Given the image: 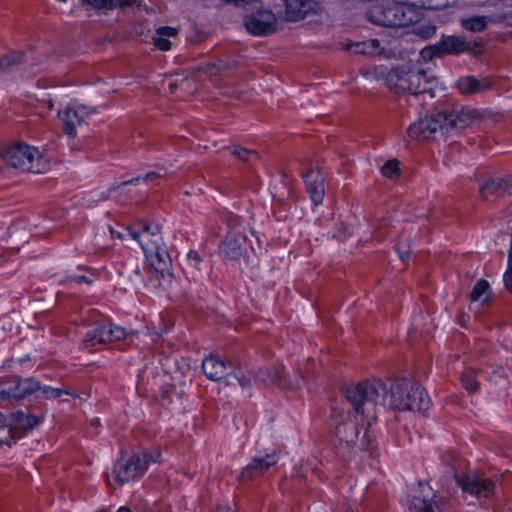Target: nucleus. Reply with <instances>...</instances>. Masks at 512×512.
Returning a JSON list of instances; mask_svg holds the SVG:
<instances>
[{
  "label": "nucleus",
  "instance_id": "obj_1",
  "mask_svg": "<svg viewBox=\"0 0 512 512\" xmlns=\"http://www.w3.org/2000/svg\"><path fill=\"white\" fill-rule=\"evenodd\" d=\"M409 392L408 383L404 380H396L389 384L382 380H365L356 385L347 386L343 390V395L351 404L353 410L358 415H364L366 405H384L386 398L389 397V405L396 409L397 400L403 399L405 402L406 394Z\"/></svg>",
  "mask_w": 512,
  "mask_h": 512
},
{
  "label": "nucleus",
  "instance_id": "obj_2",
  "mask_svg": "<svg viewBox=\"0 0 512 512\" xmlns=\"http://www.w3.org/2000/svg\"><path fill=\"white\" fill-rule=\"evenodd\" d=\"M388 88L397 94H408V102L412 104H422L420 97L429 94L434 97L432 82L428 79L427 73L421 69H413L411 67H393L385 77Z\"/></svg>",
  "mask_w": 512,
  "mask_h": 512
},
{
  "label": "nucleus",
  "instance_id": "obj_3",
  "mask_svg": "<svg viewBox=\"0 0 512 512\" xmlns=\"http://www.w3.org/2000/svg\"><path fill=\"white\" fill-rule=\"evenodd\" d=\"M367 18L370 22L383 27H405L417 22L418 13L405 10L400 5H380L375 4L367 12Z\"/></svg>",
  "mask_w": 512,
  "mask_h": 512
},
{
  "label": "nucleus",
  "instance_id": "obj_4",
  "mask_svg": "<svg viewBox=\"0 0 512 512\" xmlns=\"http://www.w3.org/2000/svg\"><path fill=\"white\" fill-rule=\"evenodd\" d=\"M450 506L451 501L447 496L421 482L407 501L409 512H447Z\"/></svg>",
  "mask_w": 512,
  "mask_h": 512
},
{
  "label": "nucleus",
  "instance_id": "obj_5",
  "mask_svg": "<svg viewBox=\"0 0 512 512\" xmlns=\"http://www.w3.org/2000/svg\"><path fill=\"white\" fill-rule=\"evenodd\" d=\"M1 156L9 167L21 171H39L36 162L39 161L41 155L38 149L33 146L21 142L15 143L2 149Z\"/></svg>",
  "mask_w": 512,
  "mask_h": 512
},
{
  "label": "nucleus",
  "instance_id": "obj_6",
  "mask_svg": "<svg viewBox=\"0 0 512 512\" xmlns=\"http://www.w3.org/2000/svg\"><path fill=\"white\" fill-rule=\"evenodd\" d=\"M255 9L250 14H246L243 18V27L245 30L258 37L272 35L277 31V13L276 10L264 9L263 3L251 4Z\"/></svg>",
  "mask_w": 512,
  "mask_h": 512
},
{
  "label": "nucleus",
  "instance_id": "obj_7",
  "mask_svg": "<svg viewBox=\"0 0 512 512\" xmlns=\"http://www.w3.org/2000/svg\"><path fill=\"white\" fill-rule=\"evenodd\" d=\"M280 455L276 450L264 455H256L251 458L250 462L242 468L238 480L243 484L264 478L276 470Z\"/></svg>",
  "mask_w": 512,
  "mask_h": 512
},
{
  "label": "nucleus",
  "instance_id": "obj_8",
  "mask_svg": "<svg viewBox=\"0 0 512 512\" xmlns=\"http://www.w3.org/2000/svg\"><path fill=\"white\" fill-rule=\"evenodd\" d=\"M273 8L280 19L287 22H297L309 15L318 14L322 6L315 0H278Z\"/></svg>",
  "mask_w": 512,
  "mask_h": 512
},
{
  "label": "nucleus",
  "instance_id": "obj_9",
  "mask_svg": "<svg viewBox=\"0 0 512 512\" xmlns=\"http://www.w3.org/2000/svg\"><path fill=\"white\" fill-rule=\"evenodd\" d=\"M129 235L136 240L143 253L164 244L161 227L146 219H139L127 228Z\"/></svg>",
  "mask_w": 512,
  "mask_h": 512
},
{
  "label": "nucleus",
  "instance_id": "obj_10",
  "mask_svg": "<svg viewBox=\"0 0 512 512\" xmlns=\"http://www.w3.org/2000/svg\"><path fill=\"white\" fill-rule=\"evenodd\" d=\"M455 479L463 492L479 499H491L496 493V482L490 478L462 474L457 475Z\"/></svg>",
  "mask_w": 512,
  "mask_h": 512
},
{
  "label": "nucleus",
  "instance_id": "obj_11",
  "mask_svg": "<svg viewBox=\"0 0 512 512\" xmlns=\"http://www.w3.org/2000/svg\"><path fill=\"white\" fill-rule=\"evenodd\" d=\"M445 115L443 112H437L424 119L413 122L407 129V134L414 140H427L433 138L437 131L445 133Z\"/></svg>",
  "mask_w": 512,
  "mask_h": 512
},
{
  "label": "nucleus",
  "instance_id": "obj_12",
  "mask_svg": "<svg viewBox=\"0 0 512 512\" xmlns=\"http://www.w3.org/2000/svg\"><path fill=\"white\" fill-rule=\"evenodd\" d=\"M145 472V464H141V456L138 453H132L128 459H124L122 456L114 464L112 470L115 481L121 486L142 477Z\"/></svg>",
  "mask_w": 512,
  "mask_h": 512
},
{
  "label": "nucleus",
  "instance_id": "obj_13",
  "mask_svg": "<svg viewBox=\"0 0 512 512\" xmlns=\"http://www.w3.org/2000/svg\"><path fill=\"white\" fill-rule=\"evenodd\" d=\"M144 255L150 266L157 274V278L167 283H171L173 279V273L171 272L172 259L167 245L164 243L157 248L152 249L151 252L146 251Z\"/></svg>",
  "mask_w": 512,
  "mask_h": 512
},
{
  "label": "nucleus",
  "instance_id": "obj_14",
  "mask_svg": "<svg viewBox=\"0 0 512 512\" xmlns=\"http://www.w3.org/2000/svg\"><path fill=\"white\" fill-rule=\"evenodd\" d=\"M359 435L358 423L352 420L349 416L337 423L335 426V438L339 442V446H343L347 451L342 454L338 451V455L343 460H348L351 457V447L356 443Z\"/></svg>",
  "mask_w": 512,
  "mask_h": 512
},
{
  "label": "nucleus",
  "instance_id": "obj_15",
  "mask_svg": "<svg viewBox=\"0 0 512 512\" xmlns=\"http://www.w3.org/2000/svg\"><path fill=\"white\" fill-rule=\"evenodd\" d=\"M405 402L403 399L397 400L396 409L398 411H418L425 412L431 406L430 398L426 390L419 383H412L409 386V392L406 394Z\"/></svg>",
  "mask_w": 512,
  "mask_h": 512
},
{
  "label": "nucleus",
  "instance_id": "obj_16",
  "mask_svg": "<svg viewBox=\"0 0 512 512\" xmlns=\"http://www.w3.org/2000/svg\"><path fill=\"white\" fill-rule=\"evenodd\" d=\"M436 49L442 53V56L447 55H460L468 53L476 56L477 51L471 47V43L465 36L460 35H442L441 39L437 42Z\"/></svg>",
  "mask_w": 512,
  "mask_h": 512
},
{
  "label": "nucleus",
  "instance_id": "obj_17",
  "mask_svg": "<svg viewBox=\"0 0 512 512\" xmlns=\"http://www.w3.org/2000/svg\"><path fill=\"white\" fill-rule=\"evenodd\" d=\"M301 177L305 182L306 192L315 206L322 204L325 188L324 179L318 167H310L307 171L301 173Z\"/></svg>",
  "mask_w": 512,
  "mask_h": 512
},
{
  "label": "nucleus",
  "instance_id": "obj_18",
  "mask_svg": "<svg viewBox=\"0 0 512 512\" xmlns=\"http://www.w3.org/2000/svg\"><path fill=\"white\" fill-rule=\"evenodd\" d=\"M445 115V133L461 130L472 124L475 111L466 107H455L451 111H442Z\"/></svg>",
  "mask_w": 512,
  "mask_h": 512
},
{
  "label": "nucleus",
  "instance_id": "obj_19",
  "mask_svg": "<svg viewBox=\"0 0 512 512\" xmlns=\"http://www.w3.org/2000/svg\"><path fill=\"white\" fill-rule=\"evenodd\" d=\"M508 19L507 14H488L473 15L469 17H461L460 24L462 28L471 32H482L490 23H503Z\"/></svg>",
  "mask_w": 512,
  "mask_h": 512
},
{
  "label": "nucleus",
  "instance_id": "obj_20",
  "mask_svg": "<svg viewBox=\"0 0 512 512\" xmlns=\"http://www.w3.org/2000/svg\"><path fill=\"white\" fill-rule=\"evenodd\" d=\"M246 241L244 232H227L219 246L220 253L230 260H238L243 254V245Z\"/></svg>",
  "mask_w": 512,
  "mask_h": 512
},
{
  "label": "nucleus",
  "instance_id": "obj_21",
  "mask_svg": "<svg viewBox=\"0 0 512 512\" xmlns=\"http://www.w3.org/2000/svg\"><path fill=\"white\" fill-rule=\"evenodd\" d=\"M228 364L230 365L231 363L222 360L217 355H210L203 359L201 368L209 380L220 381L229 374Z\"/></svg>",
  "mask_w": 512,
  "mask_h": 512
},
{
  "label": "nucleus",
  "instance_id": "obj_22",
  "mask_svg": "<svg viewBox=\"0 0 512 512\" xmlns=\"http://www.w3.org/2000/svg\"><path fill=\"white\" fill-rule=\"evenodd\" d=\"M82 6H88L96 10H115L131 7H140L141 0H79Z\"/></svg>",
  "mask_w": 512,
  "mask_h": 512
},
{
  "label": "nucleus",
  "instance_id": "obj_23",
  "mask_svg": "<svg viewBox=\"0 0 512 512\" xmlns=\"http://www.w3.org/2000/svg\"><path fill=\"white\" fill-rule=\"evenodd\" d=\"M492 82L484 78L478 80L474 76H465L457 81V88L463 95H474L491 89Z\"/></svg>",
  "mask_w": 512,
  "mask_h": 512
},
{
  "label": "nucleus",
  "instance_id": "obj_24",
  "mask_svg": "<svg viewBox=\"0 0 512 512\" xmlns=\"http://www.w3.org/2000/svg\"><path fill=\"white\" fill-rule=\"evenodd\" d=\"M59 119L62 123L63 132L69 137L76 136V128L84 122V117L74 108H66L59 112Z\"/></svg>",
  "mask_w": 512,
  "mask_h": 512
},
{
  "label": "nucleus",
  "instance_id": "obj_25",
  "mask_svg": "<svg viewBox=\"0 0 512 512\" xmlns=\"http://www.w3.org/2000/svg\"><path fill=\"white\" fill-rule=\"evenodd\" d=\"M41 388V384L39 381L34 378H22L17 376L14 386V401L18 402L23 400L35 392L39 391Z\"/></svg>",
  "mask_w": 512,
  "mask_h": 512
},
{
  "label": "nucleus",
  "instance_id": "obj_26",
  "mask_svg": "<svg viewBox=\"0 0 512 512\" xmlns=\"http://www.w3.org/2000/svg\"><path fill=\"white\" fill-rule=\"evenodd\" d=\"M108 336L106 332V324H100L89 330L83 339V345L90 352L97 349L98 345L108 344Z\"/></svg>",
  "mask_w": 512,
  "mask_h": 512
},
{
  "label": "nucleus",
  "instance_id": "obj_27",
  "mask_svg": "<svg viewBox=\"0 0 512 512\" xmlns=\"http://www.w3.org/2000/svg\"><path fill=\"white\" fill-rule=\"evenodd\" d=\"M203 259L196 250H190L183 265V271L188 278L197 280L202 272Z\"/></svg>",
  "mask_w": 512,
  "mask_h": 512
},
{
  "label": "nucleus",
  "instance_id": "obj_28",
  "mask_svg": "<svg viewBox=\"0 0 512 512\" xmlns=\"http://www.w3.org/2000/svg\"><path fill=\"white\" fill-rule=\"evenodd\" d=\"M12 422L20 429L25 431L33 429L39 425L44 417L34 414H25L23 411H17L11 414Z\"/></svg>",
  "mask_w": 512,
  "mask_h": 512
},
{
  "label": "nucleus",
  "instance_id": "obj_29",
  "mask_svg": "<svg viewBox=\"0 0 512 512\" xmlns=\"http://www.w3.org/2000/svg\"><path fill=\"white\" fill-rule=\"evenodd\" d=\"M349 48L353 49L355 54L368 56L378 55L382 50L380 47V42L377 39H367L364 41L356 42L351 44Z\"/></svg>",
  "mask_w": 512,
  "mask_h": 512
},
{
  "label": "nucleus",
  "instance_id": "obj_30",
  "mask_svg": "<svg viewBox=\"0 0 512 512\" xmlns=\"http://www.w3.org/2000/svg\"><path fill=\"white\" fill-rule=\"evenodd\" d=\"M502 181L499 178H489L479 188V193L483 199H488L490 195H498L504 192Z\"/></svg>",
  "mask_w": 512,
  "mask_h": 512
},
{
  "label": "nucleus",
  "instance_id": "obj_31",
  "mask_svg": "<svg viewBox=\"0 0 512 512\" xmlns=\"http://www.w3.org/2000/svg\"><path fill=\"white\" fill-rule=\"evenodd\" d=\"M59 284L60 285H70V284H87L91 285L93 283L92 277L85 274H77L72 271L66 272L64 275H59Z\"/></svg>",
  "mask_w": 512,
  "mask_h": 512
},
{
  "label": "nucleus",
  "instance_id": "obj_32",
  "mask_svg": "<svg viewBox=\"0 0 512 512\" xmlns=\"http://www.w3.org/2000/svg\"><path fill=\"white\" fill-rule=\"evenodd\" d=\"M259 377H261L264 381L270 380L272 384H275L279 387H285L287 384L284 375L277 368L260 369Z\"/></svg>",
  "mask_w": 512,
  "mask_h": 512
},
{
  "label": "nucleus",
  "instance_id": "obj_33",
  "mask_svg": "<svg viewBox=\"0 0 512 512\" xmlns=\"http://www.w3.org/2000/svg\"><path fill=\"white\" fill-rule=\"evenodd\" d=\"M226 149L230 151L233 156L243 162H253L259 158V154L255 150H250L238 145L227 147Z\"/></svg>",
  "mask_w": 512,
  "mask_h": 512
},
{
  "label": "nucleus",
  "instance_id": "obj_34",
  "mask_svg": "<svg viewBox=\"0 0 512 512\" xmlns=\"http://www.w3.org/2000/svg\"><path fill=\"white\" fill-rule=\"evenodd\" d=\"M461 383L469 394H475L480 389V383L476 379L475 373L472 369H468L462 373Z\"/></svg>",
  "mask_w": 512,
  "mask_h": 512
},
{
  "label": "nucleus",
  "instance_id": "obj_35",
  "mask_svg": "<svg viewBox=\"0 0 512 512\" xmlns=\"http://www.w3.org/2000/svg\"><path fill=\"white\" fill-rule=\"evenodd\" d=\"M162 453L159 446H152L150 448L143 449L141 464H145L146 470L151 463H161Z\"/></svg>",
  "mask_w": 512,
  "mask_h": 512
},
{
  "label": "nucleus",
  "instance_id": "obj_36",
  "mask_svg": "<svg viewBox=\"0 0 512 512\" xmlns=\"http://www.w3.org/2000/svg\"><path fill=\"white\" fill-rule=\"evenodd\" d=\"M24 61V53L19 51L10 52L0 58V69H9L17 66Z\"/></svg>",
  "mask_w": 512,
  "mask_h": 512
},
{
  "label": "nucleus",
  "instance_id": "obj_37",
  "mask_svg": "<svg viewBox=\"0 0 512 512\" xmlns=\"http://www.w3.org/2000/svg\"><path fill=\"white\" fill-rule=\"evenodd\" d=\"M457 0H417L418 7L425 10H443L452 6Z\"/></svg>",
  "mask_w": 512,
  "mask_h": 512
},
{
  "label": "nucleus",
  "instance_id": "obj_38",
  "mask_svg": "<svg viewBox=\"0 0 512 512\" xmlns=\"http://www.w3.org/2000/svg\"><path fill=\"white\" fill-rule=\"evenodd\" d=\"M39 391H41V393H42V398H44L46 400L57 399V398L61 397L62 395H69L74 398L78 397L77 394H75L67 389L54 388V387L46 386V385L41 386Z\"/></svg>",
  "mask_w": 512,
  "mask_h": 512
},
{
  "label": "nucleus",
  "instance_id": "obj_39",
  "mask_svg": "<svg viewBox=\"0 0 512 512\" xmlns=\"http://www.w3.org/2000/svg\"><path fill=\"white\" fill-rule=\"evenodd\" d=\"M400 173V162L397 159L387 160L381 167V174L389 179L398 178Z\"/></svg>",
  "mask_w": 512,
  "mask_h": 512
},
{
  "label": "nucleus",
  "instance_id": "obj_40",
  "mask_svg": "<svg viewBox=\"0 0 512 512\" xmlns=\"http://www.w3.org/2000/svg\"><path fill=\"white\" fill-rule=\"evenodd\" d=\"M223 221L228 227V232H243L242 228V218L237 214L228 212L224 214Z\"/></svg>",
  "mask_w": 512,
  "mask_h": 512
},
{
  "label": "nucleus",
  "instance_id": "obj_41",
  "mask_svg": "<svg viewBox=\"0 0 512 512\" xmlns=\"http://www.w3.org/2000/svg\"><path fill=\"white\" fill-rule=\"evenodd\" d=\"M106 332L109 343L121 341L128 335L127 331L123 327L114 325L112 323L106 324Z\"/></svg>",
  "mask_w": 512,
  "mask_h": 512
},
{
  "label": "nucleus",
  "instance_id": "obj_42",
  "mask_svg": "<svg viewBox=\"0 0 512 512\" xmlns=\"http://www.w3.org/2000/svg\"><path fill=\"white\" fill-rule=\"evenodd\" d=\"M490 291L489 282L485 279H480L474 285L472 291L470 292L469 298L472 302H476L481 299L483 295Z\"/></svg>",
  "mask_w": 512,
  "mask_h": 512
},
{
  "label": "nucleus",
  "instance_id": "obj_43",
  "mask_svg": "<svg viewBox=\"0 0 512 512\" xmlns=\"http://www.w3.org/2000/svg\"><path fill=\"white\" fill-rule=\"evenodd\" d=\"M232 69V64L224 60L206 64L202 70L210 75H216Z\"/></svg>",
  "mask_w": 512,
  "mask_h": 512
},
{
  "label": "nucleus",
  "instance_id": "obj_44",
  "mask_svg": "<svg viewBox=\"0 0 512 512\" xmlns=\"http://www.w3.org/2000/svg\"><path fill=\"white\" fill-rule=\"evenodd\" d=\"M362 446L369 452L371 457L376 456L377 442L375 436L368 429H366L362 438Z\"/></svg>",
  "mask_w": 512,
  "mask_h": 512
},
{
  "label": "nucleus",
  "instance_id": "obj_45",
  "mask_svg": "<svg viewBox=\"0 0 512 512\" xmlns=\"http://www.w3.org/2000/svg\"><path fill=\"white\" fill-rule=\"evenodd\" d=\"M162 176L158 172H149L144 177L137 176L135 178H132L130 180L123 181L118 187L130 185V184H136L140 180H143L144 182H154L158 179H160Z\"/></svg>",
  "mask_w": 512,
  "mask_h": 512
},
{
  "label": "nucleus",
  "instance_id": "obj_46",
  "mask_svg": "<svg viewBox=\"0 0 512 512\" xmlns=\"http://www.w3.org/2000/svg\"><path fill=\"white\" fill-rule=\"evenodd\" d=\"M503 283L507 291L512 293V252H508L507 269L503 275Z\"/></svg>",
  "mask_w": 512,
  "mask_h": 512
},
{
  "label": "nucleus",
  "instance_id": "obj_47",
  "mask_svg": "<svg viewBox=\"0 0 512 512\" xmlns=\"http://www.w3.org/2000/svg\"><path fill=\"white\" fill-rule=\"evenodd\" d=\"M436 33V27L432 24L417 27L416 34L423 39H429Z\"/></svg>",
  "mask_w": 512,
  "mask_h": 512
},
{
  "label": "nucleus",
  "instance_id": "obj_48",
  "mask_svg": "<svg viewBox=\"0 0 512 512\" xmlns=\"http://www.w3.org/2000/svg\"><path fill=\"white\" fill-rule=\"evenodd\" d=\"M437 43L434 45L427 46L421 50V55L425 60H432L433 58H441L442 53H440L437 49Z\"/></svg>",
  "mask_w": 512,
  "mask_h": 512
},
{
  "label": "nucleus",
  "instance_id": "obj_49",
  "mask_svg": "<svg viewBox=\"0 0 512 512\" xmlns=\"http://www.w3.org/2000/svg\"><path fill=\"white\" fill-rule=\"evenodd\" d=\"M393 3L402 6L407 11L418 13L417 9L419 8V3H417V0H393Z\"/></svg>",
  "mask_w": 512,
  "mask_h": 512
},
{
  "label": "nucleus",
  "instance_id": "obj_50",
  "mask_svg": "<svg viewBox=\"0 0 512 512\" xmlns=\"http://www.w3.org/2000/svg\"><path fill=\"white\" fill-rule=\"evenodd\" d=\"M154 46L161 51H169L171 49L172 43L169 39L165 37H157L154 38Z\"/></svg>",
  "mask_w": 512,
  "mask_h": 512
},
{
  "label": "nucleus",
  "instance_id": "obj_51",
  "mask_svg": "<svg viewBox=\"0 0 512 512\" xmlns=\"http://www.w3.org/2000/svg\"><path fill=\"white\" fill-rule=\"evenodd\" d=\"M225 4H230L235 7H244L251 4H262L261 0H222Z\"/></svg>",
  "mask_w": 512,
  "mask_h": 512
},
{
  "label": "nucleus",
  "instance_id": "obj_52",
  "mask_svg": "<svg viewBox=\"0 0 512 512\" xmlns=\"http://www.w3.org/2000/svg\"><path fill=\"white\" fill-rule=\"evenodd\" d=\"M395 250L399 256V258L403 261V262H406L410 259L411 257V253L408 249H406V246L405 245H402L401 243H397L395 245Z\"/></svg>",
  "mask_w": 512,
  "mask_h": 512
},
{
  "label": "nucleus",
  "instance_id": "obj_53",
  "mask_svg": "<svg viewBox=\"0 0 512 512\" xmlns=\"http://www.w3.org/2000/svg\"><path fill=\"white\" fill-rule=\"evenodd\" d=\"M157 34L161 36L172 37L178 34V30L170 26H161L157 29Z\"/></svg>",
  "mask_w": 512,
  "mask_h": 512
},
{
  "label": "nucleus",
  "instance_id": "obj_54",
  "mask_svg": "<svg viewBox=\"0 0 512 512\" xmlns=\"http://www.w3.org/2000/svg\"><path fill=\"white\" fill-rule=\"evenodd\" d=\"M14 387L9 388L8 390H1L0 391V400L2 401H14Z\"/></svg>",
  "mask_w": 512,
  "mask_h": 512
},
{
  "label": "nucleus",
  "instance_id": "obj_55",
  "mask_svg": "<svg viewBox=\"0 0 512 512\" xmlns=\"http://www.w3.org/2000/svg\"><path fill=\"white\" fill-rule=\"evenodd\" d=\"M499 180L502 181V188L504 191H506L507 189H510L512 188V176H505V177H501L499 178Z\"/></svg>",
  "mask_w": 512,
  "mask_h": 512
},
{
  "label": "nucleus",
  "instance_id": "obj_56",
  "mask_svg": "<svg viewBox=\"0 0 512 512\" xmlns=\"http://www.w3.org/2000/svg\"><path fill=\"white\" fill-rule=\"evenodd\" d=\"M483 45H484L483 39L481 37H478V38L474 39L473 45H471V47H473L478 52L477 53V55H478V54H480L481 48L483 47Z\"/></svg>",
  "mask_w": 512,
  "mask_h": 512
},
{
  "label": "nucleus",
  "instance_id": "obj_57",
  "mask_svg": "<svg viewBox=\"0 0 512 512\" xmlns=\"http://www.w3.org/2000/svg\"><path fill=\"white\" fill-rule=\"evenodd\" d=\"M77 270L79 271H85L86 273H88L90 276H94V273H93V270L85 265H79L77 266Z\"/></svg>",
  "mask_w": 512,
  "mask_h": 512
},
{
  "label": "nucleus",
  "instance_id": "obj_58",
  "mask_svg": "<svg viewBox=\"0 0 512 512\" xmlns=\"http://www.w3.org/2000/svg\"><path fill=\"white\" fill-rule=\"evenodd\" d=\"M8 426L7 417L5 414L0 413V428Z\"/></svg>",
  "mask_w": 512,
  "mask_h": 512
},
{
  "label": "nucleus",
  "instance_id": "obj_59",
  "mask_svg": "<svg viewBox=\"0 0 512 512\" xmlns=\"http://www.w3.org/2000/svg\"><path fill=\"white\" fill-rule=\"evenodd\" d=\"M216 512H236V511L228 506H222V507H218L216 509Z\"/></svg>",
  "mask_w": 512,
  "mask_h": 512
},
{
  "label": "nucleus",
  "instance_id": "obj_60",
  "mask_svg": "<svg viewBox=\"0 0 512 512\" xmlns=\"http://www.w3.org/2000/svg\"><path fill=\"white\" fill-rule=\"evenodd\" d=\"M12 443H13V441L10 438H7L5 440L0 439V446L1 445H7V446L11 447Z\"/></svg>",
  "mask_w": 512,
  "mask_h": 512
},
{
  "label": "nucleus",
  "instance_id": "obj_61",
  "mask_svg": "<svg viewBox=\"0 0 512 512\" xmlns=\"http://www.w3.org/2000/svg\"><path fill=\"white\" fill-rule=\"evenodd\" d=\"M27 360H30V358L29 357H23V358L19 359V362L23 363V362H25Z\"/></svg>",
  "mask_w": 512,
  "mask_h": 512
}]
</instances>
